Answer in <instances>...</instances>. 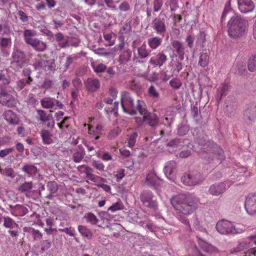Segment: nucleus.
<instances>
[{"label": "nucleus", "instance_id": "nucleus-23", "mask_svg": "<svg viewBox=\"0 0 256 256\" xmlns=\"http://www.w3.org/2000/svg\"><path fill=\"white\" fill-rule=\"evenodd\" d=\"M166 60V56L162 53L158 54L156 56L152 57L150 63L154 66H161Z\"/></svg>", "mask_w": 256, "mask_h": 256}, {"label": "nucleus", "instance_id": "nucleus-17", "mask_svg": "<svg viewBox=\"0 0 256 256\" xmlns=\"http://www.w3.org/2000/svg\"><path fill=\"white\" fill-rule=\"evenodd\" d=\"M176 164L174 161H170L165 164L164 170L166 176L170 180H173L176 170Z\"/></svg>", "mask_w": 256, "mask_h": 256}, {"label": "nucleus", "instance_id": "nucleus-12", "mask_svg": "<svg viewBox=\"0 0 256 256\" xmlns=\"http://www.w3.org/2000/svg\"><path fill=\"white\" fill-rule=\"evenodd\" d=\"M93 120L92 118H90L88 119V124L84 123V128L88 129V133L92 136H95V139L98 140L100 135L102 134V126L100 124H98L96 127L91 124Z\"/></svg>", "mask_w": 256, "mask_h": 256}, {"label": "nucleus", "instance_id": "nucleus-44", "mask_svg": "<svg viewBox=\"0 0 256 256\" xmlns=\"http://www.w3.org/2000/svg\"><path fill=\"white\" fill-rule=\"evenodd\" d=\"M124 208V204L120 201L118 200L116 202L113 204L108 209L112 212H115L118 210H123Z\"/></svg>", "mask_w": 256, "mask_h": 256}, {"label": "nucleus", "instance_id": "nucleus-24", "mask_svg": "<svg viewBox=\"0 0 256 256\" xmlns=\"http://www.w3.org/2000/svg\"><path fill=\"white\" fill-rule=\"evenodd\" d=\"M245 120L246 122L250 124L256 118V106H252L247 108L244 113Z\"/></svg>", "mask_w": 256, "mask_h": 256}, {"label": "nucleus", "instance_id": "nucleus-40", "mask_svg": "<svg viewBox=\"0 0 256 256\" xmlns=\"http://www.w3.org/2000/svg\"><path fill=\"white\" fill-rule=\"evenodd\" d=\"M32 78L28 76L27 79H22L17 82V88L20 90H22L26 84H30L32 81Z\"/></svg>", "mask_w": 256, "mask_h": 256}, {"label": "nucleus", "instance_id": "nucleus-26", "mask_svg": "<svg viewBox=\"0 0 256 256\" xmlns=\"http://www.w3.org/2000/svg\"><path fill=\"white\" fill-rule=\"evenodd\" d=\"M132 52L130 50L127 49L120 52L118 61L120 64H126L132 58Z\"/></svg>", "mask_w": 256, "mask_h": 256}, {"label": "nucleus", "instance_id": "nucleus-61", "mask_svg": "<svg viewBox=\"0 0 256 256\" xmlns=\"http://www.w3.org/2000/svg\"><path fill=\"white\" fill-rule=\"evenodd\" d=\"M42 250L44 251L48 249L51 246V243L48 240H44L41 242Z\"/></svg>", "mask_w": 256, "mask_h": 256}, {"label": "nucleus", "instance_id": "nucleus-45", "mask_svg": "<svg viewBox=\"0 0 256 256\" xmlns=\"http://www.w3.org/2000/svg\"><path fill=\"white\" fill-rule=\"evenodd\" d=\"M40 102L42 107L46 108H51L54 105L53 100L49 98H45L41 100Z\"/></svg>", "mask_w": 256, "mask_h": 256}, {"label": "nucleus", "instance_id": "nucleus-43", "mask_svg": "<svg viewBox=\"0 0 256 256\" xmlns=\"http://www.w3.org/2000/svg\"><path fill=\"white\" fill-rule=\"evenodd\" d=\"M85 154L84 151L80 150V151L74 152L73 154L72 159L76 162H80L83 158Z\"/></svg>", "mask_w": 256, "mask_h": 256}, {"label": "nucleus", "instance_id": "nucleus-54", "mask_svg": "<svg viewBox=\"0 0 256 256\" xmlns=\"http://www.w3.org/2000/svg\"><path fill=\"white\" fill-rule=\"evenodd\" d=\"M148 93L150 96L154 98H158L160 96L158 92L156 91V88L153 86H151L148 88Z\"/></svg>", "mask_w": 256, "mask_h": 256}, {"label": "nucleus", "instance_id": "nucleus-1", "mask_svg": "<svg viewBox=\"0 0 256 256\" xmlns=\"http://www.w3.org/2000/svg\"><path fill=\"white\" fill-rule=\"evenodd\" d=\"M170 202L179 214L177 215L178 220L190 230L189 221L186 216L191 214L197 208L196 199L190 194H180L172 197Z\"/></svg>", "mask_w": 256, "mask_h": 256}, {"label": "nucleus", "instance_id": "nucleus-13", "mask_svg": "<svg viewBox=\"0 0 256 256\" xmlns=\"http://www.w3.org/2000/svg\"><path fill=\"white\" fill-rule=\"evenodd\" d=\"M238 6L240 11L244 14L252 12L255 8L252 0H238Z\"/></svg>", "mask_w": 256, "mask_h": 256}, {"label": "nucleus", "instance_id": "nucleus-41", "mask_svg": "<svg viewBox=\"0 0 256 256\" xmlns=\"http://www.w3.org/2000/svg\"><path fill=\"white\" fill-rule=\"evenodd\" d=\"M32 188V182H25L20 184L18 188V190L22 192H30Z\"/></svg>", "mask_w": 256, "mask_h": 256}, {"label": "nucleus", "instance_id": "nucleus-18", "mask_svg": "<svg viewBox=\"0 0 256 256\" xmlns=\"http://www.w3.org/2000/svg\"><path fill=\"white\" fill-rule=\"evenodd\" d=\"M174 101L176 102V104H173V106L170 107L166 110L165 118L166 120L167 121L166 124H170L175 116L176 110H178L180 108V104H177L176 100H175Z\"/></svg>", "mask_w": 256, "mask_h": 256}, {"label": "nucleus", "instance_id": "nucleus-33", "mask_svg": "<svg viewBox=\"0 0 256 256\" xmlns=\"http://www.w3.org/2000/svg\"><path fill=\"white\" fill-rule=\"evenodd\" d=\"M229 86L228 84H222L218 90L216 98L220 101L222 100V96L225 95L226 92L228 90Z\"/></svg>", "mask_w": 256, "mask_h": 256}, {"label": "nucleus", "instance_id": "nucleus-48", "mask_svg": "<svg viewBox=\"0 0 256 256\" xmlns=\"http://www.w3.org/2000/svg\"><path fill=\"white\" fill-rule=\"evenodd\" d=\"M28 232L32 234L34 240H40L42 238V234L40 230H34V228H30Z\"/></svg>", "mask_w": 256, "mask_h": 256}, {"label": "nucleus", "instance_id": "nucleus-59", "mask_svg": "<svg viewBox=\"0 0 256 256\" xmlns=\"http://www.w3.org/2000/svg\"><path fill=\"white\" fill-rule=\"evenodd\" d=\"M189 130V128L187 126H182L178 129V134L179 135L183 136L186 134Z\"/></svg>", "mask_w": 256, "mask_h": 256}, {"label": "nucleus", "instance_id": "nucleus-38", "mask_svg": "<svg viewBox=\"0 0 256 256\" xmlns=\"http://www.w3.org/2000/svg\"><path fill=\"white\" fill-rule=\"evenodd\" d=\"M86 178L88 180L93 182L96 186L98 183V182H106V180L102 177L95 175L94 174H90L86 176Z\"/></svg>", "mask_w": 256, "mask_h": 256}, {"label": "nucleus", "instance_id": "nucleus-34", "mask_svg": "<svg viewBox=\"0 0 256 256\" xmlns=\"http://www.w3.org/2000/svg\"><path fill=\"white\" fill-rule=\"evenodd\" d=\"M137 50L138 56L141 58L147 57L150 54V52L146 48V46L145 42H144L141 46L138 47Z\"/></svg>", "mask_w": 256, "mask_h": 256}, {"label": "nucleus", "instance_id": "nucleus-16", "mask_svg": "<svg viewBox=\"0 0 256 256\" xmlns=\"http://www.w3.org/2000/svg\"><path fill=\"white\" fill-rule=\"evenodd\" d=\"M152 24L153 29L158 34L164 36L166 30L165 22L164 20H161L158 18H156L152 20Z\"/></svg>", "mask_w": 256, "mask_h": 256}, {"label": "nucleus", "instance_id": "nucleus-8", "mask_svg": "<svg viewBox=\"0 0 256 256\" xmlns=\"http://www.w3.org/2000/svg\"><path fill=\"white\" fill-rule=\"evenodd\" d=\"M121 105L124 112L130 115L136 114L134 107V100L126 92L121 93Z\"/></svg>", "mask_w": 256, "mask_h": 256}, {"label": "nucleus", "instance_id": "nucleus-11", "mask_svg": "<svg viewBox=\"0 0 256 256\" xmlns=\"http://www.w3.org/2000/svg\"><path fill=\"white\" fill-rule=\"evenodd\" d=\"M244 208L249 214H256V194H249L246 197Z\"/></svg>", "mask_w": 256, "mask_h": 256}, {"label": "nucleus", "instance_id": "nucleus-15", "mask_svg": "<svg viewBox=\"0 0 256 256\" xmlns=\"http://www.w3.org/2000/svg\"><path fill=\"white\" fill-rule=\"evenodd\" d=\"M12 64H16L18 68H22L24 63L25 55L23 52L18 50H14L12 54Z\"/></svg>", "mask_w": 256, "mask_h": 256}, {"label": "nucleus", "instance_id": "nucleus-49", "mask_svg": "<svg viewBox=\"0 0 256 256\" xmlns=\"http://www.w3.org/2000/svg\"><path fill=\"white\" fill-rule=\"evenodd\" d=\"M92 166L100 172H102L104 170V166L102 162L99 160H94L92 162Z\"/></svg>", "mask_w": 256, "mask_h": 256}, {"label": "nucleus", "instance_id": "nucleus-4", "mask_svg": "<svg viewBox=\"0 0 256 256\" xmlns=\"http://www.w3.org/2000/svg\"><path fill=\"white\" fill-rule=\"evenodd\" d=\"M216 228L220 234L226 235L240 234L244 230L242 226L234 224L231 222L225 220H218Z\"/></svg>", "mask_w": 256, "mask_h": 256}, {"label": "nucleus", "instance_id": "nucleus-2", "mask_svg": "<svg viewBox=\"0 0 256 256\" xmlns=\"http://www.w3.org/2000/svg\"><path fill=\"white\" fill-rule=\"evenodd\" d=\"M248 27V24L246 20L240 16L234 15L228 24V36L234 38H240L246 32Z\"/></svg>", "mask_w": 256, "mask_h": 256}, {"label": "nucleus", "instance_id": "nucleus-30", "mask_svg": "<svg viewBox=\"0 0 256 256\" xmlns=\"http://www.w3.org/2000/svg\"><path fill=\"white\" fill-rule=\"evenodd\" d=\"M42 142L45 144H50L53 142L52 134L48 130H42L40 132Z\"/></svg>", "mask_w": 256, "mask_h": 256}, {"label": "nucleus", "instance_id": "nucleus-19", "mask_svg": "<svg viewBox=\"0 0 256 256\" xmlns=\"http://www.w3.org/2000/svg\"><path fill=\"white\" fill-rule=\"evenodd\" d=\"M0 103L8 107H12L15 104V100L11 94L2 92L0 94Z\"/></svg>", "mask_w": 256, "mask_h": 256}, {"label": "nucleus", "instance_id": "nucleus-52", "mask_svg": "<svg viewBox=\"0 0 256 256\" xmlns=\"http://www.w3.org/2000/svg\"><path fill=\"white\" fill-rule=\"evenodd\" d=\"M14 150V148H6L0 150V158H4Z\"/></svg>", "mask_w": 256, "mask_h": 256}, {"label": "nucleus", "instance_id": "nucleus-10", "mask_svg": "<svg viewBox=\"0 0 256 256\" xmlns=\"http://www.w3.org/2000/svg\"><path fill=\"white\" fill-rule=\"evenodd\" d=\"M232 183L226 181L224 182L214 184L211 185L208 190L209 193L214 196H218L222 194L228 188Z\"/></svg>", "mask_w": 256, "mask_h": 256}, {"label": "nucleus", "instance_id": "nucleus-57", "mask_svg": "<svg viewBox=\"0 0 256 256\" xmlns=\"http://www.w3.org/2000/svg\"><path fill=\"white\" fill-rule=\"evenodd\" d=\"M104 182H98V183L96 184L98 188H102L106 192H110L111 190L110 186L106 184H104Z\"/></svg>", "mask_w": 256, "mask_h": 256}, {"label": "nucleus", "instance_id": "nucleus-32", "mask_svg": "<svg viewBox=\"0 0 256 256\" xmlns=\"http://www.w3.org/2000/svg\"><path fill=\"white\" fill-rule=\"evenodd\" d=\"M162 42V38L158 36L150 38L148 40V44L152 50L158 48Z\"/></svg>", "mask_w": 256, "mask_h": 256}, {"label": "nucleus", "instance_id": "nucleus-29", "mask_svg": "<svg viewBox=\"0 0 256 256\" xmlns=\"http://www.w3.org/2000/svg\"><path fill=\"white\" fill-rule=\"evenodd\" d=\"M159 182L160 180L155 174L150 172L147 174L146 182L147 184L155 186Z\"/></svg>", "mask_w": 256, "mask_h": 256}, {"label": "nucleus", "instance_id": "nucleus-25", "mask_svg": "<svg viewBox=\"0 0 256 256\" xmlns=\"http://www.w3.org/2000/svg\"><path fill=\"white\" fill-rule=\"evenodd\" d=\"M11 30L10 28V32L8 34H4L3 32L0 34V46L2 48H8L12 45V38L10 37Z\"/></svg>", "mask_w": 256, "mask_h": 256}, {"label": "nucleus", "instance_id": "nucleus-60", "mask_svg": "<svg viewBox=\"0 0 256 256\" xmlns=\"http://www.w3.org/2000/svg\"><path fill=\"white\" fill-rule=\"evenodd\" d=\"M180 140L177 139H174L170 141L167 144L168 146L172 147V148H176L178 146H181L180 144Z\"/></svg>", "mask_w": 256, "mask_h": 256}, {"label": "nucleus", "instance_id": "nucleus-58", "mask_svg": "<svg viewBox=\"0 0 256 256\" xmlns=\"http://www.w3.org/2000/svg\"><path fill=\"white\" fill-rule=\"evenodd\" d=\"M162 0H154V11L158 12L161 8L162 5Z\"/></svg>", "mask_w": 256, "mask_h": 256}, {"label": "nucleus", "instance_id": "nucleus-31", "mask_svg": "<svg viewBox=\"0 0 256 256\" xmlns=\"http://www.w3.org/2000/svg\"><path fill=\"white\" fill-rule=\"evenodd\" d=\"M248 247H250V244L248 243V240H244L239 242L236 248L231 249L230 252L232 254L240 252Z\"/></svg>", "mask_w": 256, "mask_h": 256}, {"label": "nucleus", "instance_id": "nucleus-64", "mask_svg": "<svg viewBox=\"0 0 256 256\" xmlns=\"http://www.w3.org/2000/svg\"><path fill=\"white\" fill-rule=\"evenodd\" d=\"M119 8L121 11L126 12L130 9V6L128 2H122L119 6Z\"/></svg>", "mask_w": 256, "mask_h": 256}, {"label": "nucleus", "instance_id": "nucleus-20", "mask_svg": "<svg viewBox=\"0 0 256 256\" xmlns=\"http://www.w3.org/2000/svg\"><path fill=\"white\" fill-rule=\"evenodd\" d=\"M3 116L9 124L16 125L19 122L18 116L11 110L5 111L3 114Z\"/></svg>", "mask_w": 256, "mask_h": 256}, {"label": "nucleus", "instance_id": "nucleus-53", "mask_svg": "<svg viewBox=\"0 0 256 256\" xmlns=\"http://www.w3.org/2000/svg\"><path fill=\"white\" fill-rule=\"evenodd\" d=\"M37 112L40 118V120L41 121L43 122H46L49 120V116L47 115L44 110H38Z\"/></svg>", "mask_w": 256, "mask_h": 256}, {"label": "nucleus", "instance_id": "nucleus-27", "mask_svg": "<svg viewBox=\"0 0 256 256\" xmlns=\"http://www.w3.org/2000/svg\"><path fill=\"white\" fill-rule=\"evenodd\" d=\"M172 45L174 50L178 53L179 58L183 60L184 58V46L183 44L178 40H174L172 42Z\"/></svg>", "mask_w": 256, "mask_h": 256}, {"label": "nucleus", "instance_id": "nucleus-46", "mask_svg": "<svg viewBox=\"0 0 256 256\" xmlns=\"http://www.w3.org/2000/svg\"><path fill=\"white\" fill-rule=\"evenodd\" d=\"M92 67L94 68V71L96 73H100L104 72L106 66L103 64H92Z\"/></svg>", "mask_w": 256, "mask_h": 256}, {"label": "nucleus", "instance_id": "nucleus-9", "mask_svg": "<svg viewBox=\"0 0 256 256\" xmlns=\"http://www.w3.org/2000/svg\"><path fill=\"white\" fill-rule=\"evenodd\" d=\"M204 178V176L200 172H193L184 175L182 178V182L185 185L194 186L201 183Z\"/></svg>", "mask_w": 256, "mask_h": 256}, {"label": "nucleus", "instance_id": "nucleus-42", "mask_svg": "<svg viewBox=\"0 0 256 256\" xmlns=\"http://www.w3.org/2000/svg\"><path fill=\"white\" fill-rule=\"evenodd\" d=\"M14 225L17 226L14 221L8 216L4 218V227L9 228H12Z\"/></svg>", "mask_w": 256, "mask_h": 256}, {"label": "nucleus", "instance_id": "nucleus-14", "mask_svg": "<svg viewBox=\"0 0 256 256\" xmlns=\"http://www.w3.org/2000/svg\"><path fill=\"white\" fill-rule=\"evenodd\" d=\"M153 194L150 191H144L140 195V200L148 207L155 208L157 206L156 201L152 200Z\"/></svg>", "mask_w": 256, "mask_h": 256}, {"label": "nucleus", "instance_id": "nucleus-7", "mask_svg": "<svg viewBox=\"0 0 256 256\" xmlns=\"http://www.w3.org/2000/svg\"><path fill=\"white\" fill-rule=\"evenodd\" d=\"M36 32L30 30H26L24 32V36L26 44L32 46L37 51L42 52L46 48L44 42H40L38 39L34 38Z\"/></svg>", "mask_w": 256, "mask_h": 256}, {"label": "nucleus", "instance_id": "nucleus-5", "mask_svg": "<svg viewBox=\"0 0 256 256\" xmlns=\"http://www.w3.org/2000/svg\"><path fill=\"white\" fill-rule=\"evenodd\" d=\"M198 246L200 250L195 248L192 256H206L201 251L208 255L216 254L218 252V249L214 246L208 243L204 240L200 234L197 235Z\"/></svg>", "mask_w": 256, "mask_h": 256}, {"label": "nucleus", "instance_id": "nucleus-6", "mask_svg": "<svg viewBox=\"0 0 256 256\" xmlns=\"http://www.w3.org/2000/svg\"><path fill=\"white\" fill-rule=\"evenodd\" d=\"M136 108L140 114H144V120L150 126H155L158 123V118L155 114L148 112L145 108L144 102L138 100Z\"/></svg>", "mask_w": 256, "mask_h": 256}, {"label": "nucleus", "instance_id": "nucleus-55", "mask_svg": "<svg viewBox=\"0 0 256 256\" xmlns=\"http://www.w3.org/2000/svg\"><path fill=\"white\" fill-rule=\"evenodd\" d=\"M2 32L4 34H8L10 32V27L6 22L0 24V34Z\"/></svg>", "mask_w": 256, "mask_h": 256}, {"label": "nucleus", "instance_id": "nucleus-50", "mask_svg": "<svg viewBox=\"0 0 256 256\" xmlns=\"http://www.w3.org/2000/svg\"><path fill=\"white\" fill-rule=\"evenodd\" d=\"M170 84L172 87L175 89L179 88L182 86L180 80L178 78H173L170 82Z\"/></svg>", "mask_w": 256, "mask_h": 256}, {"label": "nucleus", "instance_id": "nucleus-51", "mask_svg": "<svg viewBox=\"0 0 256 256\" xmlns=\"http://www.w3.org/2000/svg\"><path fill=\"white\" fill-rule=\"evenodd\" d=\"M230 0H228V4L225 6L224 9L221 16V20L224 21L228 14L230 11Z\"/></svg>", "mask_w": 256, "mask_h": 256}, {"label": "nucleus", "instance_id": "nucleus-56", "mask_svg": "<svg viewBox=\"0 0 256 256\" xmlns=\"http://www.w3.org/2000/svg\"><path fill=\"white\" fill-rule=\"evenodd\" d=\"M2 174L6 176L14 178V172L12 168H6L4 170Z\"/></svg>", "mask_w": 256, "mask_h": 256}, {"label": "nucleus", "instance_id": "nucleus-35", "mask_svg": "<svg viewBox=\"0 0 256 256\" xmlns=\"http://www.w3.org/2000/svg\"><path fill=\"white\" fill-rule=\"evenodd\" d=\"M78 230L80 233L84 237H86L88 239L92 238V234L91 230L84 226H79L78 227Z\"/></svg>", "mask_w": 256, "mask_h": 256}, {"label": "nucleus", "instance_id": "nucleus-36", "mask_svg": "<svg viewBox=\"0 0 256 256\" xmlns=\"http://www.w3.org/2000/svg\"><path fill=\"white\" fill-rule=\"evenodd\" d=\"M209 62V56L206 53H202L200 55L198 64L203 68L206 66L208 65Z\"/></svg>", "mask_w": 256, "mask_h": 256}, {"label": "nucleus", "instance_id": "nucleus-22", "mask_svg": "<svg viewBox=\"0 0 256 256\" xmlns=\"http://www.w3.org/2000/svg\"><path fill=\"white\" fill-rule=\"evenodd\" d=\"M86 89L90 92H94L100 87V82L98 79L89 78L85 82Z\"/></svg>", "mask_w": 256, "mask_h": 256}, {"label": "nucleus", "instance_id": "nucleus-39", "mask_svg": "<svg viewBox=\"0 0 256 256\" xmlns=\"http://www.w3.org/2000/svg\"><path fill=\"white\" fill-rule=\"evenodd\" d=\"M248 67V70L252 72L256 70V55H252L250 57Z\"/></svg>", "mask_w": 256, "mask_h": 256}, {"label": "nucleus", "instance_id": "nucleus-3", "mask_svg": "<svg viewBox=\"0 0 256 256\" xmlns=\"http://www.w3.org/2000/svg\"><path fill=\"white\" fill-rule=\"evenodd\" d=\"M198 144L200 148L195 150L198 153L205 152V150L211 151L212 153L210 160L213 162L215 164H219L224 160V156L223 150L216 144L212 142H207L202 138V139L198 140Z\"/></svg>", "mask_w": 256, "mask_h": 256}, {"label": "nucleus", "instance_id": "nucleus-63", "mask_svg": "<svg viewBox=\"0 0 256 256\" xmlns=\"http://www.w3.org/2000/svg\"><path fill=\"white\" fill-rule=\"evenodd\" d=\"M238 70H236L234 72L238 74H244L246 70V66L240 64L237 66Z\"/></svg>", "mask_w": 256, "mask_h": 256}, {"label": "nucleus", "instance_id": "nucleus-37", "mask_svg": "<svg viewBox=\"0 0 256 256\" xmlns=\"http://www.w3.org/2000/svg\"><path fill=\"white\" fill-rule=\"evenodd\" d=\"M84 218L86 222L92 224H96L98 222V219L96 216L91 212L86 214L84 216Z\"/></svg>", "mask_w": 256, "mask_h": 256}, {"label": "nucleus", "instance_id": "nucleus-62", "mask_svg": "<svg viewBox=\"0 0 256 256\" xmlns=\"http://www.w3.org/2000/svg\"><path fill=\"white\" fill-rule=\"evenodd\" d=\"M246 171V168L244 166L238 168L236 171L234 172L233 176H238L240 174V176H243L244 173Z\"/></svg>", "mask_w": 256, "mask_h": 256}, {"label": "nucleus", "instance_id": "nucleus-28", "mask_svg": "<svg viewBox=\"0 0 256 256\" xmlns=\"http://www.w3.org/2000/svg\"><path fill=\"white\" fill-rule=\"evenodd\" d=\"M22 171L26 173L28 176H32L38 172V168L33 164H24L22 168Z\"/></svg>", "mask_w": 256, "mask_h": 256}, {"label": "nucleus", "instance_id": "nucleus-21", "mask_svg": "<svg viewBox=\"0 0 256 256\" xmlns=\"http://www.w3.org/2000/svg\"><path fill=\"white\" fill-rule=\"evenodd\" d=\"M10 213L15 216H22L28 212V209L26 206L20 204H17L14 206H10Z\"/></svg>", "mask_w": 256, "mask_h": 256}, {"label": "nucleus", "instance_id": "nucleus-47", "mask_svg": "<svg viewBox=\"0 0 256 256\" xmlns=\"http://www.w3.org/2000/svg\"><path fill=\"white\" fill-rule=\"evenodd\" d=\"M138 136V134L136 132H133L128 139V146L130 148H132L136 143V138Z\"/></svg>", "mask_w": 256, "mask_h": 256}]
</instances>
